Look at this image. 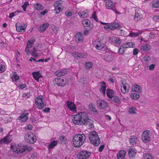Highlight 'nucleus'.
Masks as SVG:
<instances>
[{
    "label": "nucleus",
    "instance_id": "f257e3e1",
    "mask_svg": "<svg viewBox=\"0 0 159 159\" xmlns=\"http://www.w3.org/2000/svg\"><path fill=\"white\" fill-rule=\"evenodd\" d=\"M72 121L74 124L88 125L89 127L93 128L94 127L93 123L94 121L88 118L86 113L85 112H80L78 114L74 115Z\"/></svg>",
    "mask_w": 159,
    "mask_h": 159
},
{
    "label": "nucleus",
    "instance_id": "f03ea898",
    "mask_svg": "<svg viewBox=\"0 0 159 159\" xmlns=\"http://www.w3.org/2000/svg\"><path fill=\"white\" fill-rule=\"evenodd\" d=\"M86 139V137L84 134H76L73 137V145L75 148H79L84 143Z\"/></svg>",
    "mask_w": 159,
    "mask_h": 159
},
{
    "label": "nucleus",
    "instance_id": "7ed1b4c3",
    "mask_svg": "<svg viewBox=\"0 0 159 159\" xmlns=\"http://www.w3.org/2000/svg\"><path fill=\"white\" fill-rule=\"evenodd\" d=\"M89 139L91 143L95 146H98L100 143V139L98 134L95 131H93L90 133Z\"/></svg>",
    "mask_w": 159,
    "mask_h": 159
},
{
    "label": "nucleus",
    "instance_id": "20e7f679",
    "mask_svg": "<svg viewBox=\"0 0 159 159\" xmlns=\"http://www.w3.org/2000/svg\"><path fill=\"white\" fill-rule=\"evenodd\" d=\"M25 139L27 143L33 144L36 141V137L34 134L30 132L25 134Z\"/></svg>",
    "mask_w": 159,
    "mask_h": 159
},
{
    "label": "nucleus",
    "instance_id": "39448f33",
    "mask_svg": "<svg viewBox=\"0 0 159 159\" xmlns=\"http://www.w3.org/2000/svg\"><path fill=\"white\" fill-rule=\"evenodd\" d=\"M68 80L67 79H61L58 78H56L53 80V84L58 86H64L68 83Z\"/></svg>",
    "mask_w": 159,
    "mask_h": 159
},
{
    "label": "nucleus",
    "instance_id": "423d86ee",
    "mask_svg": "<svg viewBox=\"0 0 159 159\" xmlns=\"http://www.w3.org/2000/svg\"><path fill=\"white\" fill-rule=\"evenodd\" d=\"M91 153L87 151H83L79 152L77 156V159H87L91 156Z\"/></svg>",
    "mask_w": 159,
    "mask_h": 159
},
{
    "label": "nucleus",
    "instance_id": "0eeeda50",
    "mask_svg": "<svg viewBox=\"0 0 159 159\" xmlns=\"http://www.w3.org/2000/svg\"><path fill=\"white\" fill-rule=\"evenodd\" d=\"M104 57V60L107 61H112L114 58L111 52L108 48L106 49Z\"/></svg>",
    "mask_w": 159,
    "mask_h": 159
},
{
    "label": "nucleus",
    "instance_id": "6e6552de",
    "mask_svg": "<svg viewBox=\"0 0 159 159\" xmlns=\"http://www.w3.org/2000/svg\"><path fill=\"white\" fill-rule=\"evenodd\" d=\"M97 103V106L100 109H105L108 107V103L103 100H98Z\"/></svg>",
    "mask_w": 159,
    "mask_h": 159
},
{
    "label": "nucleus",
    "instance_id": "1a4fd4ad",
    "mask_svg": "<svg viewBox=\"0 0 159 159\" xmlns=\"http://www.w3.org/2000/svg\"><path fill=\"white\" fill-rule=\"evenodd\" d=\"M12 135H10V133H9L6 136L1 139L0 144H2L3 143H9L12 141Z\"/></svg>",
    "mask_w": 159,
    "mask_h": 159
},
{
    "label": "nucleus",
    "instance_id": "9d476101",
    "mask_svg": "<svg viewBox=\"0 0 159 159\" xmlns=\"http://www.w3.org/2000/svg\"><path fill=\"white\" fill-rule=\"evenodd\" d=\"M95 48L98 50H101L104 48L105 45L103 40L98 39L96 40L94 43Z\"/></svg>",
    "mask_w": 159,
    "mask_h": 159
},
{
    "label": "nucleus",
    "instance_id": "9b49d317",
    "mask_svg": "<svg viewBox=\"0 0 159 159\" xmlns=\"http://www.w3.org/2000/svg\"><path fill=\"white\" fill-rule=\"evenodd\" d=\"M150 131L147 130L143 132L142 135V140L145 143H147L150 141V138L149 137Z\"/></svg>",
    "mask_w": 159,
    "mask_h": 159
},
{
    "label": "nucleus",
    "instance_id": "f8f14e48",
    "mask_svg": "<svg viewBox=\"0 0 159 159\" xmlns=\"http://www.w3.org/2000/svg\"><path fill=\"white\" fill-rule=\"evenodd\" d=\"M121 87V90L123 93L125 94L129 91V86L128 84L122 83Z\"/></svg>",
    "mask_w": 159,
    "mask_h": 159
},
{
    "label": "nucleus",
    "instance_id": "ddd939ff",
    "mask_svg": "<svg viewBox=\"0 0 159 159\" xmlns=\"http://www.w3.org/2000/svg\"><path fill=\"white\" fill-rule=\"evenodd\" d=\"M109 40L110 42L115 44L116 46L120 45L121 43L120 39L115 36L110 37Z\"/></svg>",
    "mask_w": 159,
    "mask_h": 159
},
{
    "label": "nucleus",
    "instance_id": "4468645a",
    "mask_svg": "<svg viewBox=\"0 0 159 159\" xmlns=\"http://www.w3.org/2000/svg\"><path fill=\"white\" fill-rule=\"evenodd\" d=\"M139 140V139L134 135L131 136L129 138V143L132 145H135L137 143Z\"/></svg>",
    "mask_w": 159,
    "mask_h": 159
},
{
    "label": "nucleus",
    "instance_id": "2eb2a0df",
    "mask_svg": "<svg viewBox=\"0 0 159 159\" xmlns=\"http://www.w3.org/2000/svg\"><path fill=\"white\" fill-rule=\"evenodd\" d=\"M68 70L66 69H64L61 70L59 71L56 72L54 73V75L57 76H61L65 75L66 74L68 73Z\"/></svg>",
    "mask_w": 159,
    "mask_h": 159
},
{
    "label": "nucleus",
    "instance_id": "dca6fc26",
    "mask_svg": "<svg viewBox=\"0 0 159 159\" xmlns=\"http://www.w3.org/2000/svg\"><path fill=\"white\" fill-rule=\"evenodd\" d=\"M28 113L22 114L18 117V120H20L21 123L24 122L28 119Z\"/></svg>",
    "mask_w": 159,
    "mask_h": 159
},
{
    "label": "nucleus",
    "instance_id": "f3484780",
    "mask_svg": "<svg viewBox=\"0 0 159 159\" xmlns=\"http://www.w3.org/2000/svg\"><path fill=\"white\" fill-rule=\"evenodd\" d=\"M16 30L18 32H21L22 30L24 32L25 29V25L24 23L18 24L16 23Z\"/></svg>",
    "mask_w": 159,
    "mask_h": 159
},
{
    "label": "nucleus",
    "instance_id": "a211bd4d",
    "mask_svg": "<svg viewBox=\"0 0 159 159\" xmlns=\"http://www.w3.org/2000/svg\"><path fill=\"white\" fill-rule=\"evenodd\" d=\"M67 106L70 110L73 111H76V107L73 102L68 101L67 102Z\"/></svg>",
    "mask_w": 159,
    "mask_h": 159
},
{
    "label": "nucleus",
    "instance_id": "6ab92c4d",
    "mask_svg": "<svg viewBox=\"0 0 159 159\" xmlns=\"http://www.w3.org/2000/svg\"><path fill=\"white\" fill-rule=\"evenodd\" d=\"M32 74L33 78L38 82L39 81V78L42 77L41 74L39 71H35L32 73Z\"/></svg>",
    "mask_w": 159,
    "mask_h": 159
},
{
    "label": "nucleus",
    "instance_id": "aec40b11",
    "mask_svg": "<svg viewBox=\"0 0 159 159\" xmlns=\"http://www.w3.org/2000/svg\"><path fill=\"white\" fill-rule=\"evenodd\" d=\"M142 90V88L139 85L136 84H134L133 85L132 91L138 93H141Z\"/></svg>",
    "mask_w": 159,
    "mask_h": 159
},
{
    "label": "nucleus",
    "instance_id": "412c9836",
    "mask_svg": "<svg viewBox=\"0 0 159 159\" xmlns=\"http://www.w3.org/2000/svg\"><path fill=\"white\" fill-rule=\"evenodd\" d=\"M126 154V152L125 151L120 150L117 153L118 159H124Z\"/></svg>",
    "mask_w": 159,
    "mask_h": 159
},
{
    "label": "nucleus",
    "instance_id": "4be33fe9",
    "mask_svg": "<svg viewBox=\"0 0 159 159\" xmlns=\"http://www.w3.org/2000/svg\"><path fill=\"white\" fill-rule=\"evenodd\" d=\"M83 38L81 34L80 33L77 34L75 36V40L76 42L78 43L80 42H82Z\"/></svg>",
    "mask_w": 159,
    "mask_h": 159
},
{
    "label": "nucleus",
    "instance_id": "5701e85b",
    "mask_svg": "<svg viewBox=\"0 0 159 159\" xmlns=\"http://www.w3.org/2000/svg\"><path fill=\"white\" fill-rule=\"evenodd\" d=\"M107 95L110 98H111L115 95V93L114 90L109 89H107Z\"/></svg>",
    "mask_w": 159,
    "mask_h": 159
},
{
    "label": "nucleus",
    "instance_id": "b1692460",
    "mask_svg": "<svg viewBox=\"0 0 159 159\" xmlns=\"http://www.w3.org/2000/svg\"><path fill=\"white\" fill-rule=\"evenodd\" d=\"M136 153V152L133 148H131L129 149L128 151V155L131 159L134 158Z\"/></svg>",
    "mask_w": 159,
    "mask_h": 159
},
{
    "label": "nucleus",
    "instance_id": "393cba45",
    "mask_svg": "<svg viewBox=\"0 0 159 159\" xmlns=\"http://www.w3.org/2000/svg\"><path fill=\"white\" fill-rule=\"evenodd\" d=\"M49 26V24L48 23H44L40 26V27L39 28V30L43 32L47 29Z\"/></svg>",
    "mask_w": 159,
    "mask_h": 159
},
{
    "label": "nucleus",
    "instance_id": "a878e982",
    "mask_svg": "<svg viewBox=\"0 0 159 159\" xmlns=\"http://www.w3.org/2000/svg\"><path fill=\"white\" fill-rule=\"evenodd\" d=\"M100 84H101V88L100 89V91L102 92L103 95H105L106 89V83L104 81H102L100 82Z\"/></svg>",
    "mask_w": 159,
    "mask_h": 159
},
{
    "label": "nucleus",
    "instance_id": "bb28decb",
    "mask_svg": "<svg viewBox=\"0 0 159 159\" xmlns=\"http://www.w3.org/2000/svg\"><path fill=\"white\" fill-rule=\"evenodd\" d=\"M106 6L107 9H112V8H113L114 4L111 0H107L106 2Z\"/></svg>",
    "mask_w": 159,
    "mask_h": 159
},
{
    "label": "nucleus",
    "instance_id": "cd10ccee",
    "mask_svg": "<svg viewBox=\"0 0 159 159\" xmlns=\"http://www.w3.org/2000/svg\"><path fill=\"white\" fill-rule=\"evenodd\" d=\"M109 100L111 101L112 103L119 104L120 103V101L119 98L117 96H114V98H111Z\"/></svg>",
    "mask_w": 159,
    "mask_h": 159
},
{
    "label": "nucleus",
    "instance_id": "c85d7f7f",
    "mask_svg": "<svg viewBox=\"0 0 159 159\" xmlns=\"http://www.w3.org/2000/svg\"><path fill=\"white\" fill-rule=\"evenodd\" d=\"M142 17V16L140 14H139L138 12H135L134 18V20L136 22H138Z\"/></svg>",
    "mask_w": 159,
    "mask_h": 159
},
{
    "label": "nucleus",
    "instance_id": "c756f323",
    "mask_svg": "<svg viewBox=\"0 0 159 159\" xmlns=\"http://www.w3.org/2000/svg\"><path fill=\"white\" fill-rule=\"evenodd\" d=\"M82 23L84 27H86L90 25V21L88 19H85L82 21Z\"/></svg>",
    "mask_w": 159,
    "mask_h": 159
},
{
    "label": "nucleus",
    "instance_id": "7c9ffc66",
    "mask_svg": "<svg viewBox=\"0 0 159 159\" xmlns=\"http://www.w3.org/2000/svg\"><path fill=\"white\" fill-rule=\"evenodd\" d=\"M78 15L82 18H86L89 16L88 13V12H85L84 11H80L78 13Z\"/></svg>",
    "mask_w": 159,
    "mask_h": 159
},
{
    "label": "nucleus",
    "instance_id": "2f4dec72",
    "mask_svg": "<svg viewBox=\"0 0 159 159\" xmlns=\"http://www.w3.org/2000/svg\"><path fill=\"white\" fill-rule=\"evenodd\" d=\"M57 140H54L48 146V148L50 149L53 148L55 146L57 145Z\"/></svg>",
    "mask_w": 159,
    "mask_h": 159
},
{
    "label": "nucleus",
    "instance_id": "473e14b6",
    "mask_svg": "<svg viewBox=\"0 0 159 159\" xmlns=\"http://www.w3.org/2000/svg\"><path fill=\"white\" fill-rule=\"evenodd\" d=\"M150 49V46L148 44L143 45L141 47V49L143 51H148Z\"/></svg>",
    "mask_w": 159,
    "mask_h": 159
},
{
    "label": "nucleus",
    "instance_id": "72a5a7b5",
    "mask_svg": "<svg viewBox=\"0 0 159 159\" xmlns=\"http://www.w3.org/2000/svg\"><path fill=\"white\" fill-rule=\"evenodd\" d=\"M54 10L55 11V13L56 14L59 13L61 11H62L63 9L60 6H54Z\"/></svg>",
    "mask_w": 159,
    "mask_h": 159
},
{
    "label": "nucleus",
    "instance_id": "f704fd0d",
    "mask_svg": "<svg viewBox=\"0 0 159 159\" xmlns=\"http://www.w3.org/2000/svg\"><path fill=\"white\" fill-rule=\"evenodd\" d=\"M37 52V49L35 48L34 47L31 52H30L31 55L35 58H37L38 56Z\"/></svg>",
    "mask_w": 159,
    "mask_h": 159
},
{
    "label": "nucleus",
    "instance_id": "c9c22d12",
    "mask_svg": "<svg viewBox=\"0 0 159 159\" xmlns=\"http://www.w3.org/2000/svg\"><path fill=\"white\" fill-rule=\"evenodd\" d=\"M11 78L13 81L15 80V81H16L19 79V77L16 73L14 72L12 73V76L11 77Z\"/></svg>",
    "mask_w": 159,
    "mask_h": 159
},
{
    "label": "nucleus",
    "instance_id": "e433bc0d",
    "mask_svg": "<svg viewBox=\"0 0 159 159\" xmlns=\"http://www.w3.org/2000/svg\"><path fill=\"white\" fill-rule=\"evenodd\" d=\"M73 56L75 58L79 57H84V55L81 53L79 52H74L72 54Z\"/></svg>",
    "mask_w": 159,
    "mask_h": 159
},
{
    "label": "nucleus",
    "instance_id": "4c0bfd02",
    "mask_svg": "<svg viewBox=\"0 0 159 159\" xmlns=\"http://www.w3.org/2000/svg\"><path fill=\"white\" fill-rule=\"evenodd\" d=\"M152 7L155 8L159 7V1H152Z\"/></svg>",
    "mask_w": 159,
    "mask_h": 159
},
{
    "label": "nucleus",
    "instance_id": "58836bf2",
    "mask_svg": "<svg viewBox=\"0 0 159 159\" xmlns=\"http://www.w3.org/2000/svg\"><path fill=\"white\" fill-rule=\"evenodd\" d=\"M35 8L39 11L42 10L44 8L43 6L41 5V4L37 3L35 6Z\"/></svg>",
    "mask_w": 159,
    "mask_h": 159
},
{
    "label": "nucleus",
    "instance_id": "ea45409f",
    "mask_svg": "<svg viewBox=\"0 0 159 159\" xmlns=\"http://www.w3.org/2000/svg\"><path fill=\"white\" fill-rule=\"evenodd\" d=\"M136 108L134 107H130L129 109V111L130 114H136Z\"/></svg>",
    "mask_w": 159,
    "mask_h": 159
},
{
    "label": "nucleus",
    "instance_id": "a19ab883",
    "mask_svg": "<svg viewBox=\"0 0 159 159\" xmlns=\"http://www.w3.org/2000/svg\"><path fill=\"white\" fill-rule=\"evenodd\" d=\"M110 25H111V30H115L117 28V27H119V24L117 22H114Z\"/></svg>",
    "mask_w": 159,
    "mask_h": 159
},
{
    "label": "nucleus",
    "instance_id": "79ce46f5",
    "mask_svg": "<svg viewBox=\"0 0 159 159\" xmlns=\"http://www.w3.org/2000/svg\"><path fill=\"white\" fill-rule=\"evenodd\" d=\"M139 95L137 93H132L131 95V98L135 100H136L139 99Z\"/></svg>",
    "mask_w": 159,
    "mask_h": 159
},
{
    "label": "nucleus",
    "instance_id": "37998d69",
    "mask_svg": "<svg viewBox=\"0 0 159 159\" xmlns=\"http://www.w3.org/2000/svg\"><path fill=\"white\" fill-rule=\"evenodd\" d=\"M23 148H24L25 151H27L28 152H29L32 150V148L29 145L24 146Z\"/></svg>",
    "mask_w": 159,
    "mask_h": 159
},
{
    "label": "nucleus",
    "instance_id": "c03bdc74",
    "mask_svg": "<svg viewBox=\"0 0 159 159\" xmlns=\"http://www.w3.org/2000/svg\"><path fill=\"white\" fill-rule=\"evenodd\" d=\"M66 138L63 135L59 137L58 141L60 142V143L61 142H62L66 140Z\"/></svg>",
    "mask_w": 159,
    "mask_h": 159
},
{
    "label": "nucleus",
    "instance_id": "a18cd8bd",
    "mask_svg": "<svg viewBox=\"0 0 159 159\" xmlns=\"http://www.w3.org/2000/svg\"><path fill=\"white\" fill-rule=\"evenodd\" d=\"M93 66L92 63L91 62L86 63L85 66L87 69H90Z\"/></svg>",
    "mask_w": 159,
    "mask_h": 159
},
{
    "label": "nucleus",
    "instance_id": "49530a36",
    "mask_svg": "<svg viewBox=\"0 0 159 159\" xmlns=\"http://www.w3.org/2000/svg\"><path fill=\"white\" fill-rule=\"evenodd\" d=\"M141 34V33L137 32L136 33L132 32L129 34L130 36L131 37H135L139 36Z\"/></svg>",
    "mask_w": 159,
    "mask_h": 159
},
{
    "label": "nucleus",
    "instance_id": "de8ad7c7",
    "mask_svg": "<svg viewBox=\"0 0 159 159\" xmlns=\"http://www.w3.org/2000/svg\"><path fill=\"white\" fill-rule=\"evenodd\" d=\"M89 107L90 110L92 111H93L94 112H97L98 111L95 107L93 106L92 104H89Z\"/></svg>",
    "mask_w": 159,
    "mask_h": 159
},
{
    "label": "nucleus",
    "instance_id": "09e8293b",
    "mask_svg": "<svg viewBox=\"0 0 159 159\" xmlns=\"http://www.w3.org/2000/svg\"><path fill=\"white\" fill-rule=\"evenodd\" d=\"M125 44L128 48L133 47L135 45L134 43L133 42L127 43Z\"/></svg>",
    "mask_w": 159,
    "mask_h": 159
},
{
    "label": "nucleus",
    "instance_id": "8fccbe9b",
    "mask_svg": "<svg viewBox=\"0 0 159 159\" xmlns=\"http://www.w3.org/2000/svg\"><path fill=\"white\" fill-rule=\"evenodd\" d=\"M25 52L27 55H29L30 53V52L29 50V47L28 43H27L26 46L25 48Z\"/></svg>",
    "mask_w": 159,
    "mask_h": 159
},
{
    "label": "nucleus",
    "instance_id": "3c124183",
    "mask_svg": "<svg viewBox=\"0 0 159 159\" xmlns=\"http://www.w3.org/2000/svg\"><path fill=\"white\" fill-rule=\"evenodd\" d=\"M62 1L60 0L58 1L55 2L54 4V6H60L62 4Z\"/></svg>",
    "mask_w": 159,
    "mask_h": 159
},
{
    "label": "nucleus",
    "instance_id": "603ef678",
    "mask_svg": "<svg viewBox=\"0 0 159 159\" xmlns=\"http://www.w3.org/2000/svg\"><path fill=\"white\" fill-rule=\"evenodd\" d=\"M104 28L107 29V30H111V25H107L104 26Z\"/></svg>",
    "mask_w": 159,
    "mask_h": 159
},
{
    "label": "nucleus",
    "instance_id": "864d4df0",
    "mask_svg": "<svg viewBox=\"0 0 159 159\" xmlns=\"http://www.w3.org/2000/svg\"><path fill=\"white\" fill-rule=\"evenodd\" d=\"M43 100L38 101L35 99V103L37 106H38L39 105L43 104Z\"/></svg>",
    "mask_w": 159,
    "mask_h": 159
},
{
    "label": "nucleus",
    "instance_id": "5fc2aeb1",
    "mask_svg": "<svg viewBox=\"0 0 159 159\" xmlns=\"http://www.w3.org/2000/svg\"><path fill=\"white\" fill-rule=\"evenodd\" d=\"M31 95L30 93H24L23 94V97L25 98H28L30 97Z\"/></svg>",
    "mask_w": 159,
    "mask_h": 159
},
{
    "label": "nucleus",
    "instance_id": "6e6d98bb",
    "mask_svg": "<svg viewBox=\"0 0 159 159\" xmlns=\"http://www.w3.org/2000/svg\"><path fill=\"white\" fill-rule=\"evenodd\" d=\"M45 106V105H44L43 102V104L39 105L38 106H36V107L39 109H43Z\"/></svg>",
    "mask_w": 159,
    "mask_h": 159
},
{
    "label": "nucleus",
    "instance_id": "4d7b16f0",
    "mask_svg": "<svg viewBox=\"0 0 159 159\" xmlns=\"http://www.w3.org/2000/svg\"><path fill=\"white\" fill-rule=\"evenodd\" d=\"M36 39L34 37L31 38L30 40H28V43H31L33 44H34V42L35 41Z\"/></svg>",
    "mask_w": 159,
    "mask_h": 159
},
{
    "label": "nucleus",
    "instance_id": "13d9d810",
    "mask_svg": "<svg viewBox=\"0 0 159 159\" xmlns=\"http://www.w3.org/2000/svg\"><path fill=\"white\" fill-rule=\"evenodd\" d=\"M11 150L14 152L15 153H18V152L17 151V149H16V146H15L11 148Z\"/></svg>",
    "mask_w": 159,
    "mask_h": 159
},
{
    "label": "nucleus",
    "instance_id": "bf43d9fd",
    "mask_svg": "<svg viewBox=\"0 0 159 159\" xmlns=\"http://www.w3.org/2000/svg\"><path fill=\"white\" fill-rule=\"evenodd\" d=\"M125 50L120 47V48L118 50V52L120 54H122L125 52Z\"/></svg>",
    "mask_w": 159,
    "mask_h": 159
},
{
    "label": "nucleus",
    "instance_id": "052dcab7",
    "mask_svg": "<svg viewBox=\"0 0 159 159\" xmlns=\"http://www.w3.org/2000/svg\"><path fill=\"white\" fill-rule=\"evenodd\" d=\"M4 67L2 64H0V73L2 72L4 70Z\"/></svg>",
    "mask_w": 159,
    "mask_h": 159
},
{
    "label": "nucleus",
    "instance_id": "680f3d73",
    "mask_svg": "<svg viewBox=\"0 0 159 159\" xmlns=\"http://www.w3.org/2000/svg\"><path fill=\"white\" fill-rule=\"evenodd\" d=\"M92 17L95 20H97V16H96V11H95L93 12V14L92 15Z\"/></svg>",
    "mask_w": 159,
    "mask_h": 159
},
{
    "label": "nucleus",
    "instance_id": "e2e57ef3",
    "mask_svg": "<svg viewBox=\"0 0 159 159\" xmlns=\"http://www.w3.org/2000/svg\"><path fill=\"white\" fill-rule=\"evenodd\" d=\"M159 16H155L153 17V20L155 22H157L158 21V20H159Z\"/></svg>",
    "mask_w": 159,
    "mask_h": 159
},
{
    "label": "nucleus",
    "instance_id": "0e129e2a",
    "mask_svg": "<svg viewBox=\"0 0 159 159\" xmlns=\"http://www.w3.org/2000/svg\"><path fill=\"white\" fill-rule=\"evenodd\" d=\"M26 87V85L25 84H22L19 86V88L20 89H23L25 88Z\"/></svg>",
    "mask_w": 159,
    "mask_h": 159
},
{
    "label": "nucleus",
    "instance_id": "69168bd1",
    "mask_svg": "<svg viewBox=\"0 0 159 159\" xmlns=\"http://www.w3.org/2000/svg\"><path fill=\"white\" fill-rule=\"evenodd\" d=\"M139 50L137 48H135L133 50V54L136 55L138 54Z\"/></svg>",
    "mask_w": 159,
    "mask_h": 159
},
{
    "label": "nucleus",
    "instance_id": "338daca9",
    "mask_svg": "<svg viewBox=\"0 0 159 159\" xmlns=\"http://www.w3.org/2000/svg\"><path fill=\"white\" fill-rule=\"evenodd\" d=\"M143 59L146 61H148L150 60V58L148 56L144 57Z\"/></svg>",
    "mask_w": 159,
    "mask_h": 159
},
{
    "label": "nucleus",
    "instance_id": "774afa93",
    "mask_svg": "<svg viewBox=\"0 0 159 159\" xmlns=\"http://www.w3.org/2000/svg\"><path fill=\"white\" fill-rule=\"evenodd\" d=\"M65 15L67 16H71L72 15V13L70 11H66L65 13Z\"/></svg>",
    "mask_w": 159,
    "mask_h": 159
}]
</instances>
